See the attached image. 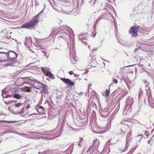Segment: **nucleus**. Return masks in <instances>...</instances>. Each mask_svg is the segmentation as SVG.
I'll list each match as a JSON object with an SVG mask.
<instances>
[{"label": "nucleus", "mask_w": 154, "mask_h": 154, "mask_svg": "<svg viewBox=\"0 0 154 154\" xmlns=\"http://www.w3.org/2000/svg\"><path fill=\"white\" fill-rule=\"evenodd\" d=\"M58 32H60L58 33L60 36L66 40L70 38L71 34H73V32L72 29L66 25L62 26Z\"/></svg>", "instance_id": "f257e3e1"}, {"label": "nucleus", "mask_w": 154, "mask_h": 154, "mask_svg": "<svg viewBox=\"0 0 154 154\" xmlns=\"http://www.w3.org/2000/svg\"><path fill=\"white\" fill-rule=\"evenodd\" d=\"M44 72L45 75L48 76L49 78L51 79H54V76L50 71H49L47 69H44Z\"/></svg>", "instance_id": "9d476101"}, {"label": "nucleus", "mask_w": 154, "mask_h": 154, "mask_svg": "<svg viewBox=\"0 0 154 154\" xmlns=\"http://www.w3.org/2000/svg\"><path fill=\"white\" fill-rule=\"evenodd\" d=\"M88 47L89 48H90V46L89 45L88 46Z\"/></svg>", "instance_id": "338daca9"}, {"label": "nucleus", "mask_w": 154, "mask_h": 154, "mask_svg": "<svg viewBox=\"0 0 154 154\" xmlns=\"http://www.w3.org/2000/svg\"><path fill=\"white\" fill-rule=\"evenodd\" d=\"M131 136V134L130 133H129L127 135V137L126 138V139H127V140H128V138L130 136Z\"/></svg>", "instance_id": "e433bc0d"}, {"label": "nucleus", "mask_w": 154, "mask_h": 154, "mask_svg": "<svg viewBox=\"0 0 154 154\" xmlns=\"http://www.w3.org/2000/svg\"><path fill=\"white\" fill-rule=\"evenodd\" d=\"M45 50L43 49V50H42V51L43 52L44 51L43 50Z\"/></svg>", "instance_id": "bf43d9fd"}, {"label": "nucleus", "mask_w": 154, "mask_h": 154, "mask_svg": "<svg viewBox=\"0 0 154 154\" xmlns=\"http://www.w3.org/2000/svg\"><path fill=\"white\" fill-rule=\"evenodd\" d=\"M5 103H7L5 101Z\"/></svg>", "instance_id": "69168bd1"}, {"label": "nucleus", "mask_w": 154, "mask_h": 154, "mask_svg": "<svg viewBox=\"0 0 154 154\" xmlns=\"http://www.w3.org/2000/svg\"><path fill=\"white\" fill-rule=\"evenodd\" d=\"M83 140L82 138H80V142L83 143L82 142L83 141Z\"/></svg>", "instance_id": "ea45409f"}, {"label": "nucleus", "mask_w": 154, "mask_h": 154, "mask_svg": "<svg viewBox=\"0 0 154 154\" xmlns=\"http://www.w3.org/2000/svg\"><path fill=\"white\" fill-rule=\"evenodd\" d=\"M45 50H44V52H43V53H44V55L45 56H46V55L47 54V52H45Z\"/></svg>", "instance_id": "a19ab883"}, {"label": "nucleus", "mask_w": 154, "mask_h": 154, "mask_svg": "<svg viewBox=\"0 0 154 154\" xmlns=\"http://www.w3.org/2000/svg\"><path fill=\"white\" fill-rule=\"evenodd\" d=\"M25 115H24V114H23V115H22V116H25Z\"/></svg>", "instance_id": "6e6d98bb"}, {"label": "nucleus", "mask_w": 154, "mask_h": 154, "mask_svg": "<svg viewBox=\"0 0 154 154\" xmlns=\"http://www.w3.org/2000/svg\"><path fill=\"white\" fill-rule=\"evenodd\" d=\"M82 35H79V39L80 40H81V41L84 44H85V45H87V40L86 39L84 38V37H81Z\"/></svg>", "instance_id": "4468645a"}, {"label": "nucleus", "mask_w": 154, "mask_h": 154, "mask_svg": "<svg viewBox=\"0 0 154 154\" xmlns=\"http://www.w3.org/2000/svg\"><path fill=\"white\" fill-rule=\"evenodd\" d=\"M29 108V105H27V106L26 107V109H28Z\"/></svg>", "instance_id": "a18cd8bd"}, {"label": "nucleus", "mask_w": 154, "mask_h": 154, "mask_svg": "<svg viewBox=\"0 0 154 154\" xmlns=\"http://www.w3.org/2000/svg\"><path fill=\"white\" fill-rule=\"evenodd\" d=\"M137 147L136 146L135 147H134V148H132V149H133V150H134V151L136 149Z\"/></svg>", "instance_id": "37998d69"}, {"label": "nucleus", "mask_w": 154, "mask_h": 154, "mask_svg": "<svg viewBox=\"0 0 154 154\" xmlns=\"http://www.w3.org/2000/svg\"><path fill=\"white\" fill-rule=\"evenodd\" d=\"M73 148V145H71L67 150L68 154H71L72 153Z\"/></svg>", "instance_id": "dca6fc26"}, {"label": "nucleus", "mask_w": 154, "mask_h": 154, "mask_svg": "<svg viewBox=\"0 0 154 154\" xmlns=\"http://www.w3.org/2000/svg\"><path fill=\"white\" fill-rule=\"evenodd\" d=\"M143 94V92L141 89L140 90V92H139L138 99L140 100L141 99V96Z\"/></svg>", "instance_id": "412c9836"}, {"label": "nucleus", "mask_w": 154, "mask_h": 154, "mask_svg": "<svg viewBox=\"0 0 154 154\" xmlns=\"http://www.w3.org/2000/svg\"><path fill=\"white\" fill-rule=\"evenodd\" d=\"M73 47H74V46H73V47H72V50H73H73H74Z\"/></svg>", "instance_id": "5fc2aeb1"}, {"label": "nucleus", "mask_w": 154, "mask_h": 154, "mask_svg": "<svg viewBox=\"0 0 154 154\" xmlns=\"http://www.w3.org/2000/svg\"><path fill=\"white\" fill-rule=\"evenodd\" d=\"M38 154H41V152H39Z\"/></svg>", "instance_id": "603ef678"}, {"label": "nucleus", "mask_w": 154, "mask_h": 154, "mask_svg": "<svg viewBox=\"0 0 154 154\" xmlns=\"http://www.w3.org/2000/svg\"><path fill=\"white\" fill-rule=\"evenodd\" d=\"M71 48H70V51H69V53H70V55H71H71H72V56H73V54H72L71 53Z\"/></svg>", "instance_id": "c03bdc74"}, {"label": "nucleus", "mask_w": 154, "mask_h": 154, "mask_svg": "<svg viewBox=\"0 0 154 154\" xmlns=\"http://www.w3.org/2000/svg\"><path fill=\"white\" fill-rule=\"evenodd\" d=\"M31 115V114H27V115H29V116H30Z\"/></svg>", "instance_id": "13d9d810"}, {"label": "nucleus", "mask_w": 154, "mask_h": 154, "mask_svg": "<svg viewBox=\"0 0 154 154\" xmlns=\"http://www.w3.org/2000/svg\"><path fill=\"white\" fill-rule=\"evenodd\" d=\"M103 6V8H101V7L100 8L101 10H102V9L106 10H107V11H109V12H107V13H109V12H110L108 10H107V9H106L107 8H106V5H104L103 4H101V5L100 7H102Z\"/></svg>", "instance_id": "4be33fe9"}, {"label": "nucleus", "mask_w": 154, "mask_h": 154, "mask_svg": "<svg viewBox=\"0 0 154 154\" xmlns=\"http://www.w3.org/2000/svg\"><path fill=\"white\" fill-rule=\"evenodd\" d=\"M97 0H94V2H96V1H97Z\"/></svg>", "instance_id": "4d7b16f0"}, {"label": "nucleus", "mask_w": 154, "mask_h": 154, "mask_svg": "<svg viewBox=\"0 0 154 154\" xmlns=\"http://www.w3.org/2000/svg\"><path fill=\"white\" fill-rule=\"evenodd\" d=\"M44 9L40 11L37 15L34 18L32 19L28 23H25L22 25L21 27L23 28L29 29L35 26L38 22V20L35 19L38 18V17L41 15V14L43 12Z\"/></svg>", "instance_id": "f03ea898"}, {"label": "nucleus", "mask_w": 154, "mask_h": 154, "mask_svg": "<svg viewBox=\"0 0 154 154\" xmlns=\"http://www.w3.org/2000/svg\"><path fill=\"white\" fill-rule=\"evenodd\" d=\"M45 98V97L44 98V94H41V96L40 100V101H42Z\"/></svg>", "instance_id": "7c9ffc66"}, {"label": "nucleus", "mask_w": 154, "mask_h": 154, "mask_svg": "<svg viewBox=\"0 0 154 154\" xmlns=\"http://www.w3.org/2000/svg\"><path fill=\"white\" fill-rule=\"evenodd\" d=\"M20 108L21 109V110L19 112H18L20 114H22L24 112L23 111V109H24V108L23 107H21Z\"/></svg>", "instance_id": "c756f323"}, {"label": "nucleus", "mask_w": 154, "mask_h": 154, "mask_svg": "<svg viewBox=\"0 0 154 154\" xmlns=\"http://www.w3.org/2000/svg\"><path fill=\"white\" fill-rule=\"evenodd\" d=\"M23 104L22 103H18L16 104H15L14 105V106L17 107V108H18L20 107H21Z\"/></svg>", "instance_id": "b1692460"}, {"label": "nucleus", "mask_w": 154, "mask_h": 154, "mask_svg": "<svg viewBox=\"0 0 154 154\" xmlns=\"http://www.w3.org/2000/svg\"><path fill=\"white\" fill-rule=\"evenodd\" d=\"M58 126L59 127H60V125L58 124Z\"/></svg>", "instance_id": "680f3d73"}, {"label": "nucleus", "mask_w": 154, "mask_h": 154, "mask_svg": "<svg viewBox=\"0 0 154 154\" xmlns=\"http://www.w3.org/2000/svg\"><path fill=\"white\" fill-rule=\"evenodd\" d=\"M77 75H78V76L79 75H75V77H77Z\"/></svg>", "instance_id": "864d4df0"}, {"label": "nucleus", "mask_w": 154, "mask_h": 154, "mask_svg": "<svg viewBox=\"0 0 154 154\" xmlns=\"http://www.w3.org/2000/svg\"><path fill=\"white\" fill-rule=\"evenodd\" d=\"M0 54L2 55V56L3 57V60H0L2 62H8V52L5 51V52H0Z\"/></svg>", "instance_id": "423d86ee"}, {"label": "nucleus", "mask_w": 154, "mask_h": 154, "mask_svg": "<svg viewBox=\"0 0 154 154\" xmlns=\"http://www.w3.org/2000/svg\"><path fill=\"white\" fill-rule=\"evenodd\" d=\"M89 154H99L97 153L96 150H94V149H93V150L92 152H90V153H89Z\"/></svg>", "instance_id": "c85d7f7f"}, {"label": "nucleus", "mask_w": 154, "mask_h": 154, "mask_svg": "<svg viewBox=\"0 0 154 154\" xmlns=\"http://www.w3.org/2000/svg\"><path fill=\"white\" fill-rule=\"evenodd\" d=\"M83 143H81L80 142L79 143H75L72 144V145H73V146H77V145H78V146L80 147H82L83 146Z\"/></svg>", "instance_id": "aec40b11"}, {"label": "nucleus", "mask_w": 154, "mask_h": 154, "mask_svg": "<svg viewBox=\"0 0 154 154\" xmlns=\"http://www.w3.org/2000/svg\"><path fill=\"white\" fill-rule=\"evenodd\" d=\"M31 88L29 87H27L26 86L25 87V90L26 92H29L30 91Z\"/></svg>", "instance_id": "393cba45"}, {"label": "nucleus", "mask_w": 154, "mask_h": 154, "mask_svg": "<svg viewBox=\"0 0 154 154\" xmlns=\"http://www.w3.org/2000/svg\"><path fill=\"white\" fill-rule=\"evenodd\" d=\"M90 85H91V84H90L89 86Z\"/></svg>", "instance_id": "774afa93"}, {"label": "nucleus", "mask_w": 154, "mask_h": 154, "mask_svg": "<svg viewBox=\"0 0 154 154\" xmlns=\"http://www.w3.org/2000/svg\"><path fill=\"white\" fill-rule=\"evenodd\" d=\"M8 137H6V140H7V139H8Z\"/></svg>", "instance_id": "052dcab7"}, {"label": "nucleus", "mask_w": 154, "mask_h": 154, "mask_svg": "<svg viewBox=\"0 0 154 154\" xmlns=\"http://www.w3.org/2000/svg\"><path fill=\"white\" fill-rule=\"evenodd\" d=\"M60 79L65 84H67L68 85L72 86L74 84V83L72 82L71 80L69 79L62 78H61Z\"/></svg>", "instance_id": "6e6552de"}, {"label": "nucleus", "mask_w": 154, "mask_h": 154, "mask_svg": "<svg viewBox=\"0 0 154 154\" xmlns=\"http://www.w3.org/2000/svg\"><path fill=\"white\" fill-rule=\"evenodd\" d=\"M41 154H46V153H45V152L44 151L41 152Z\"/></svg>", "instance_id": "49530a36"}, {"label": "nucleus", "mask_w": 154, "mask_h": 154, "mask_svg": "<svg viewBox=\"0 0 154 154\" xmlns=\"http://www.w3.org/2000/svg\"><path fill=\"white\" fill-rule=\"evenodd\" d=\"M75 53H73V55H75Z\"/></svg>", "instance_id": "e2e57ef3"}, {"label": "nucleus", "mask_w": 154, "mask_h": 154, "mask_svg": "<svg viewBox=\"0 0 154 154\" xmlns=\"http://www.w3.org/2000/svg\"><path fill=\"white\" fill-rule=\"evenodd\" d=\"M109 91L106 90L105 91V94L106 97H108L109 95Z\"/></svg>", "instance_id": "cd10ccee"}, {"label": "nucleus", "mask_w": 154, "mask_h": 154, "mask_svg": "<svg viewBox=\"0 0 154 154\" xmlns=\"http://www.w3.org/2000/svg\"><path fill=\"white\" fill-rule=\"evenodd\" d=\"M152 9L154 11V2L152 3Z\"/></svg>", "instance_id": "4c0bfd02"}, {"label": "nucleus", "mask_w": 154, "mask_h": 154, "mask_svg": "<svg viewBox=\"0 0 154 154\" xmlns=\"http://www.w3.org/2000/svg\"><path fill=\"white\" fill-rule=\"evenodd\" d=\"M69 73L70 75H72V74L73 73V72L72 71H69Z\"/></svg>", "instance_id": "79ce46f5"}, {"label": "nucleus", "mask_w": 154, "mask_h": 154, "mask_svg": "<svg viewBox=\"0 0 154 154\" xmlns=\"http://www.w3.org/2000/svg\"><path fill=\"white\" fill-rule=\"evenodd\" d=\"M8 92L6 91L5 89H4L2 91V97L4 98H7L11 97L12 96V95H8Z\"/></svg>", "instance_id": "ddd939ff"}, {"label": "nucleus", "mask_w": 154, "mask_h": 154, "mask_svg": "<svg viewBox=\"0 0 154 154\" xmlns=\"http://www.w3.org/2000/svg\"><path fill=\"white\" fill-rule=\"evenodd\" d=\"M48 91H41L40 92V93H41L42 94H44V98L45 97V95L46 94H48Z\"/></svg>", "instance_id": "a878e982"}, {"label": "nucleus", "mask_w": 154, "mask_h": 154, "mask_svg": "<svg viewBox=\"0 0 154 154\" xmlns=\"http://www.w3.org/2000/svg\"><path fill=\"white\" fill-rule=\"evenodd\" d=\"M6 122L8 123H14L15 122L14 121H0V122Z\"/></svg>", "instance_id": "2f4dec72"}, {"label": "nucleus", "mask_w": 154, "mask_h": 154, "mask_svg": "<svg viewBox=\"0 0 154 154\" xmlns=\"http://www.w3.org/2000/svg\"><path fill=\"white\" fill-rule=\"evenodd\" d=\"M99 143V141L97 139L94 140L93 141V143L92 145V148L95 147V148L97 147H97L98 146Z\"/></svg>", "instance_id": "f8f14e48"}, {"label": "nucleus", "mask_w": 154, "mask_h": 154, "mask_svg": "<svg viewBox=\"0 0 154 154\" xmlns=\"http://www.w3.org/2000/svg\"><path fill=\"white\" fill-rule=\"evenodd\" d=\"M128 140H127V139L126 140V146H125V149L128 147V146H129V144H128Z\"/></svg>", "instance_id": "473e14b6"}, {"label": "nucleus", "mask_w": 154, "mask_h": 154, "mask_svg": "<svg viewBox=\"0 0 154 154\" xmlns=\"http://www.w3.org/2000/svg\"><path fill=\"white\" fill-rule=\"evenodd\" d=\"M38 46H39V47L40 48H41V49H42V46L40 45H38Z\"/></svg>", "instance_id": "09e8293b"}, {"label": "nucleus", "mask_w": 154, "mask_h": 154, "mask_svg": "<svg viewBox=\"0 0 154 154\" xmlns=\"http://www.w3.org/2000/svg\"><path fill=\"white\" fill-rule=\"evenodd\" d=\"M105 14H104L101 15L98 17L97 20H96L95 23L94 25V28H95L96 27V25L98 23L100 20L102 19L104 17V15H105Z\"/></svg>", "instance_id": "9b49d317"}, {"label": "nucleus", "mask_w": 154, "mask_h": 154, "mask_svg": "<svg viewBox=\"0 0 154 154\" xmlns=\"http://www.w3.org/2000/svg\"><path fill=\"white\" fill-rule=\"evenodd\" d=\"M38 83L40 84L42 86V91H48V86L46 85L43 83H40V82H38Z\"/></svg>", "instance_id": "f3484780"}, {"label": "nucleus", "mask_w": 154, "mask_h": 154, "mask_svg": "<svg viewBox=\"0 0 154 154\" xmlns=\"http://www.w3.org/2000/svg\"><path fill=\"white\" fill-rule=\"evenodd\" d=\"M139 29L137 27L134 26L131 27L129 30L130 34H131V36L133 37H136L137 35V32H138Z\"/></svg>", "instance_id": "39448f33"}, {"label": "nucleus", "mask_w": 154, "mask_h": 154, "mask_svg": "<svg viewBox=\"0 0 154 154\" xmlns=\"http://www.w3.org/2000/svg\"><path fill=\"white\" fill-rule=\"evenodd\" d=\"M133 99L131 98L130 101L126 105L127 107H128V109H130V110H131V108L132 105L133 103Z\"/></svg>", "instance_id": "2eb2a0df"}, {"label": "nucleus", "mask_w": 154, "mask_h": 154, "mask_svg": "<svg viewBox=\"0 0 154 154\" xmlns=\"http://www.w3.org/2000/svg\"><path fill=\"white\" fill-rule=\"evenodd\" d=\"M113 82L115 84H116L118 83V81L117 79H116L113 78Z\"/></svg>", "instance_id": "72a5a7b5"}, {"label": "nucleus", "mask_w": 154, "mask_h": 154, "mask_svg": "<svg viewBox=\"0 0 154 154\" xmlns=\"http://www.w3.org/2000/svg\"><path fill=\"white\" fill-rule=\"evenodd\" d=\"M145 84H146V86H148V82L146 81H145Z\"/></svg>", "instance_id": "58836bf2"}, {"label": "nucleus", "mask_w": 154, "mask_h": 154, "mask_svg": "<svg viewBox=\"0 0 154 154\" xmlns=\"http://www.w3.org/2000/svg\"><path fill=\"white\" fill-rule=\"evenodd\" d=\"M13 97L17 99H20L22 98V96L19 94H14Z\"/></svg>", "instance_id": "a211bd4d"}, {"label": "nucleus", "mask_w": 154, "mask_h": 154, "mask_svg": "<svg viewBox=\"0 0 154 154\" xmlns=\"http://www.w3.org/2000/svg\"><path fill=\"white\" fill-rule=\"evenodd\" d=\"M150 141L149 140L148 141V144H149L150 143Z\"/></svg>", "instance_id": "3c124183"}, {"label": "nucleus", "mask_w": 154, "mask_h": 154, "mask_svg": "<svg viewBox=\"0 0 154 154\" xmlns=\"http://www.w3.org/2000/svg\"><path fill=\"white\" fill-rule=\"evenodd\" d=\"M137 50H138L137 49V48H136V49H135V50H134V52H136V51H137Z\"/></svg>", "instance_id": "de8ad7c7"}, {"label": "nucleus", "mask_w": 154, "mask_h": 154, "mask_svg": "<svg viewBox=\"0 0 154 154\" xmlns=\"http://www.w3.org/2000/svg\"><path fill=\"white\" fill-rule=\"evenodd\" d=\"M108 109L107 108H102L99 111L100 116L103 118L107 117L110 113V112H108Z\"/></svg>", "instance_id": "20e7f679"}, {"label": "nucleus", "mask_w": 154, "mask_h": 154, "mask_svg": "<svg viewBox=\"0 0 154 154\" xmlns=\"http://www.w3.org/2000/svg\"><path fill=\"white\" fill-rule=\"evenodd\" d=\"M63 123L61 124H60V130L59 132H60L59 134V135L60 136L62 132L63 131Z\"/></svg>", "instance_id": "6ab92c4d"}, {"label": "nucleus", "mask_w": 154, "mask_h": 154, "mask_svg": "<svg viewBox=\"0 0 154 154\" xmlns=\"http://www.w3.org/2000/svg\"><path fill=\"white\" fill-rule=\"evenodd\" d=\"M70 60H71V62H72V60H71V59H70Z\"/></svg>", "instance_id": "0e129e2a"}, {"label": "nucleus", "mask_w": 154, "mask_h": 154, "mask_svg": "<svg viewBox=\"0 0 154 154\" xmlns=\"http://www.w3.org/2000/svg\"><path fill=\"white\" fill-rule=\"evenodd\" d=\"M38 109H42V111H44V108L42 106H39V107H38Z\"/></svg>", "instance_id": "c9c22d12"}, {"label": "nucleus", "mask_w": 154, "mask_h": 154, "mask_svg": "<svg viewBox=\"0 0 154 154\" xmlns=\"http://www.w3.org/2000/svg\"><path fill=\"white\" fill-rule=\"evenodd\" d=\"M110 149H109V150H108V151H107V153H109V152H110Z\"/></svg>", "instance_id": "8fccbe9b"}, {"label": "nucleus", "mask_w": 154, "mask_h": 154, "mask_svg": "<svg viewBox=\"0 0 154 154\" xmlns=\"http://www.w3.org/2000/svg\"><path fill=\"white\" fill-rule=\"evenodd\" d=\"M134 151V150H133V149H131L130 150L129 152L128 153V154H132L133 152Z\"/></svg>", "instance_id": "f704fd0d"}, {"label": "nucleus", "mask_w": 154, "mask_h": 154, "mask_svg": "<svg viewBox=\"0 0 154 154\" xmlns=\"http://www.w3.org/2000/svg\"><path fill=\"white\" fill-rule=\"evenodd\" d=\"M8 52V63L6 64L7 66H14V64L16 62L15 59L17 57V54L13 51H9Z\"/></svg>", "instance_id": "7ed1b4c3"}, {"label": "nucleus", "mask_w": 154, "mask_h": 154, "mask_svg": "<svg viewBox=\"0 0 154 154\" xmlns=\"http://www.w3.org/2000/svg\"><path fill=\"white\" fill-rule=\"evenodd\" d=\"M32 43V39L30 37L26 38V41H25L24 44L26 47H27L28 48H30L31 45H31Z\"/></svg>", "instance_id": "1a4fd4ad"}, {"label": "nucleus", "mask_w": 154, "mask_h": 154, "mask_svg": "<svg viewBox=\"0 0 154 154\" xmlns=\"http://www.w3.org/2000/svg\"><path fill=\"white\" fill-rule=\"evenodd\" d=\"M51 5L54 9L57 11L58 12H63L66 14H69V13H68V12H67L66 11L60 8L59 7L55 5V4H51Z\"/></svg>", "instance_id": "0eeeda50"}, {"label": "nucleus", "mask_w": 154, "mask_h": 154, "mask_svg": "<svg viewBox=\"0 0 154 154\" xmlns=\"http://www.w3.org/2000/svg\"><path fill=\"white\" fill-rule=\"evenodd\" d=\"M93 149H94V150H95V147L92 148V146H90L89 147V148L88 149V150L87 151V152L88 153V152H90L92 150H93Z\"/></svg>", "instance_id": "bb28decb"}, {"label": "nucleus", "mask_w": 154, "mask_h": 154, "mask_svg": "<svg viewBox=\"0 0 154 154\" xmlns=\"http://www.w3.org/2000/svg\"><path fill=\"white\" fill-rule=\"evenodd\" d=\"M135 58L136 59V61L137 62H140L141 60V57H139L138 56H136L135 57Z\"/></svg>", "instance_id": "5701e85b"}]
</instances>
